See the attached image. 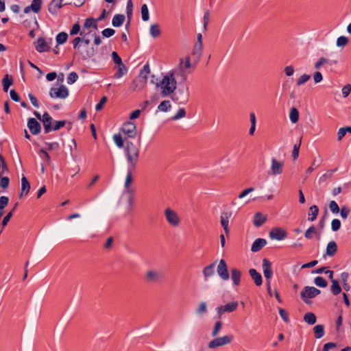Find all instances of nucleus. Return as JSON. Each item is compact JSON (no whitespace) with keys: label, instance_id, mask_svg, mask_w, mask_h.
Here are the masks:
<instances>
[{"label":"nucleus","instance_id":"64","mask_svg":"<svg viewBox=\"0 0 351 351\" xmlns=\"http://www.w3.org/2000/svg\"><path fill=\"white\" fill-rule=\"evenodd\" d=\"M9 183H10V179L8 177H3L1 179L0 185L3 189H7L9 186Z\"/></svg>","mask_w":351,"mask_h":351},{"label":"nucleus","instance_id":"22","mask_svg":"<svg viewBox=\"0 0 351 351\" xmlns=\"http://www.w3.org/2000/svg\"><path fill=\"white\" fill-rule=\"evenodd\" d=\"M30 184L28 180L25 176H23L21 178V189L19 197H22L24 195H26L28 194L30 190Z\"/></svg>","mask_w":351,"mask_h":351},{"label":"nucleus","instance_id":"27","mask_svg":"<svg viewBox=\"0 0 351 351\" xmlns=\"http://www.w3.org/2000/svg\"><path fill=\"white\" fill-rule=\"evenodd\" d=\"M241 276V271L237 268L231 269V278L233 284L238 286L240 284Z\"/></svg>","mask_w":351,"mask_h":351},{"label":"nucleus","instance_id":"61","mask_svg":"<svg viewBox=\"0 0 351 351\" xmlns=\"http://www.w3.org/2000/svg\"><path fill=\"white\" fill-rule=\"evenodd\" d=\"M112 60L114 61V62L115 64H117V65H120L121 64H123L122 60H121V58L119 57V56L118 55V53L115 51H113L112 53Z\"/></svg>","mask_w":351,"mask_h":351},{"label":"nucleus","instance_id":"12","mask_svg":"<svg viewBox=\"0 0 351 351\" xmlns=\"http://www.w3.org/2000/svg\"><path fill=\"white\" fill-rule=\"evenodd\" d=\"M217 271L219 276L223 280H228L230 278V275L228 271L226 263L223 259L220 260L217 268Z\"/></svg>","mask_w":351,"mask_h":351},{"label":"nucleus","instance_id":"31","mask_svg":"<svg viewBox=\"0 0 351 351\" xmlns=\"http://www.w3.org/2000/svg\"><path fill=\"white\" fill-rule=\"evenodd\" d=\"M319 213V208L316 205L311 206L309 208L308 217V220L310 221H313L316 219Z\"/></svg>","mask_w":351,"mask_h":351},{"label":"nucleus","instance_id":"51","mask_svg":"<svg viewBox=\"0 0 351 351\" xmlns=\"http://www.w3.org/2000/svg\"><path fill=\"white\" fill-rule=\"evenodd\" d=\"M317 233V230L315 226H311L308 228L304 233V237L308 239H311L313 238V234Z\"/></svg>","mask_w":351,"mask_h":351},{"label":"nucleus","instance_id":"37","mask_svg":"<svg viewBox=\"0 0 351 351\" xmlns=\"http://www.w3.org/2000/svg\"><path fill=\"white\" fill-rule=\"evenodd\" d=\"M337 171V168L334 169H330L326 171L324 174H323L319 179V183L325 182L326 180L330 179L332 177L333 173Z\"/></svg>","mask_w":351,"mask_h":351},{"label":"nucleus","instance_id":"58","mask_svg":"<svg viewBox=\"0 0 351 351\" xmlns=\"http://www.w3.org/2000/svg\"><path fill=\"white\" fill-rule=\"evenodd\" d=\"M115 33V30L112 28H106L101 32L104 37L110 38Z\"/></svg>","mask_w":351,"mask_h":351},{"label":"nucleus","instance_id":"53","mask_svg":"<svg viewBox=\"0 0 351 351\" xmlns=\"http://www.w3.org/2000/svg\"><path fill=\"white\" fill-rule=\"evenodd\" d=\"M78 78V75L75 72H71L69 74V76L67 77V83L69 84H72L75 83Z\"/></svg>","mask_w":351,"mask_h":351},{"label":"nucleus","instance_id":"1","mask_svg":"<svg viewBox=\"0 0 351 351\" xmlns=\"http://www.w3.org/2000/svg\"><path fill=\"white\" fill-rule=\"evenodd\" d=\"M183 59L180 60L178 68L174 69L163 76L162 79L156 84V87H160L161 95L165 97L173 93L177 87V82L174 75H180L184 82L186 79V74L182 72Z\"/></svg>","mask_w":351,"mask_h":351},{"label":"nucleus","instance_id":"11","mask_svg":"<svg viewBox=\"0 0 351 351\" xmlns=\"http://www.w3.org/2000/svg\"><path fill=\"white\" fill-rule=\"evenodd\" d=\"M283 166V161H278L276 158H272L271 168L267 172L268 175L276 176L282 173Z\"/></svg>","mask_w":351,"mask_h":351},{"label":"nucleus","instance_id":"14","mask_svg":"<svg viewBox=\"0 0 351 351\" xmlns=\"http://www.w3.org/2000/svg\"><path fill=\"white\" fill-rule=\"evenodd\" d=\"M145 278L149 282H155L162 280V274L157 271L149 269L145 274Z\"/></svg>","mask_w":351,"mask_h":351},{"label":"nucleus","instance_id":"28","mask_svg":"<svg viewBox=\"0 0 351 351\" xmlns=\"http://www.w3.org/2000/svg\"><path fill=\"white\" fill-rule=\"evenodd\" d=\"M125 19V17L123 14H117L112 19V25L115 27H121L123 24Z\"/></svg>","mask_w":351,"mask_h":351},{"label":"nucleus","instance_id":"34","mask_svg":"<svg viewBox=\"0 0 351 351\" xmlns=\"http://www.w3.org/2000/svg\"><path fill=\"white\" fill-rule=\"evenodd\" d=\"M313 331H314L315 337L317 339H320L324 335V327L323 325H321V324L316 325L313 328Z\"/></svg>","mask_w":351,"mask_h":351},{"label":"nucleus","instance_id":"13","mask_svg":"<svg viewBox=\"0 0 351 351\" xmlns=\"http://www.w3.org/2000/svg\"><path fill=\"white\" fill-rule=\"evenodd\" d=\"M76 54L78 55L83 60H87L95 55V49L93 47H81L77 50Z\"/></svg>","mask_w":351,"mask_h":351},{"label":"nucleus","instance_id":"55","mask_svg":"<svg viewBox=\"0 0 351 351\" xmlns=\"http://www.w3.org/2000/svg\"><path fill=\"white\" fill-rule=\"evenodd\" d=\"M221 326H222V324L220 321H217L215 322L213 330L212 332L213 337H215L219 334V332L221 328Z\"/></svg>","mask_w":351,"mask_h":351},{"label":"nucleus","instance_id":"54","mask_svg":"<svg viewBox=\"0 0 351 351\" xmlns=\"http://www.w3.org/2000/svg\"><path fill=\"white\" fill-rule=\"evenodd\" d=\"M301 144V140L298 144H295L292 152V157L293 160H296L299 156L300 147Z\"/></svg>","mask_w":351,"mask_h":351},{"label":"nucleus","instance_id":"63","mask_svg":"<svg viewBox=\"0 0 351 351\" xmlns=\"http://www.w3.org/2000/svg\"><path fill=\"white\" fill-rule=\"evenodd\" d=\"M66 124L65 121H56L54 123L53 127H52V130L56 131L59 130L60 128L64 126Z\"/></svg>","mask_w":351,"mask_h":351},{"label":"nucleus","instance_id":"33","mask_svg":"<svg viewBox=\"0 0 351 351\" xmlns=\"http://www.w3.org/2000/svg\"><path fill=\"white\" fill-rule=\"evenodd\" d=\"M149 33H150V35L153 38L158 37L161 34V31H160L159 25L158 24L152 25L150 26Z\"/></svg>","mask_w":351,"mask_h":351},{"label":"nucleus","instance_id":"57","mask_svg":"<svg viewBox=\"0 0 351 351\" xmlns=\"http://www.w3.org/2000/svg\"><path fill=\"white\" fill-rule=\"evenodd\" d=\"M329 208L332 213H338L340 210L339 207L335 201H331L330 202Z\"/></svg>","mask_w":351,"mask_h":351},{"label":"nucleus","instance_id":"38","mask_svg":"<svg viewBox=\"0 0 351 351\" xmlns=\"http://www.w3.org/2000/svg\"><path fill=\"white\" fill-rule=\"evenodd\" d=\"M134 170V169H131L130 167H128V173L125 181V188L128 192L130 191L129 186L132 182V171Z\"/></svg>","mask_w":351,"mask_h":351},{"label":"nucleus","instance_id":"36","mask_svg":"<svg viewBox=\"0 0 351 351\" xmlns=\"http://www.w3.org/2000/svg\"><path fill=\"white\" fill-rule=\"evenodd\" d=\"M3 89L5 92H8L9 87L12 84V79L9 78V75L6 74L2 80Z\"/></svg>","mask_w":351,"mask_h":351},{"label":"nucleus","instance_id":"9","mask_svg":"<svg viewBox=\"0 0 351 351\" xmlns=\"http://www.w3.org/2000/svg\"><path fill=\"white\" fill-rule=\"evenodd\" d=\"M147 80V75H142V73L139 76L134 79L131 84V89L133 91H138L142 90L146 85Z\"/></svg>","mask_w":351,"mask_h":351},{"label":"nucleus","instance_id":"24","mask_svg":"<svg viewBox=\"0 0 351 351\" xmlns=\"http://www.w3.org/2000/svg\"><path fill=\"white\" fill-rule=\"evenodd\" d=\"M64 0H52L49 5V12L53 14L62 7V3Z\"/></svg>","mask_w":351,"mask_h":351},{"label":"nucleus","instance_id":"19","mask_svg":"<svg viewBox=\"0 0 351 351\" xmlns=\"http://www.w3.org/2000/svg\"><path fill=\"white\" fill-rule=\"evenodd\" d=\"M35 48H36V51H38L40 53L45 52V51H49L50 49L49 43L43 37H40L38 38V40L36 43Z\"/></svg>","mask_w":351,"mask_h":351},{"label":"nucleus","instance_id":"59","mask_svg":"<svg viewBox=\"0 0 351 351\" xmlns=\"http://www.w3.org/2000/svg\"><path fill=\"white\" fill-rule=\"evenodd\" d=\"M342 95L344 98L347 97L351 93V85L346 84L345 85L341 90Z\"/></svg>","mask_w":351,"mask_h":351},{"label":"nucleus","instance_id":"16","mask_svg":"<svg viewBox=\"0 0 351 351\" xmlns=\"http://www.w3.org/2000/svg\"><path fill=\"white\" fill-rule=\"evenodd\" d=\"M27 127L34 135H37L40 132L41 125L34 118H29L28 119Z\"/></svg>","mask_w":351,"mask_h":351},{"label":"nucleus","instance_id":"8","mask_svg":"<svg viewBox=\"0 0 351 351\" xmlns=\"http://www.w3.org/2000/svg\"><path fill=\"white\" fill-rule=\"evenodd\" d=\"M232 339L233 337L232 335H225L222 337L215 338L209 342L208 348L215 349L219 346L228 344L232 341Z\"/></svg>","mask_w":351,"mask_h":351},{"label":"nucleus","instance_id":"10","mask_svg":"<svg viewBox=\"0 0 351 351\" xmlns=\"http://www.w3.org/2000/svg\"><path fill=\"white\" fill-rule=\"evenodd\" d=\"M121 130L129 138H134L137 134L136 126L131 121L125 123Z\"/></svg>","mask_w":351,"mask_h":351},{"label":"nucleus","instance_id":"7","mask_svg":"<svg viewBox=\"0 0 351 351\" xmlns=\"http://www.w3.org/2000/svg\"><path fill=\"white\" fill-rule=\"evenodd\" d=\"M49 96L51 98L65 99L69 96V90L64 85H61L59 88H51Z\"/></svg>","mask_w":351,"mask_h":351},{"label":"nucleus","instance_id":"39","mask_svg":"<svg viewBox=\"0 0 351 351\" xmlns=\"http://www.w3.org/2000/svg\"><path fill=\"white\" fill-rule=\"evenodd\" d=\"M304 320L307 324L313 325L316 322V316L313 313H307L304 316Z\"/></svg>","mask_w":351,"mask_h":351},{"label":"nucleus","instance_id":"5","mask_svg":"<svg viewBox=\"0 0 351 351\" xmlns=\"http://www.w3.org/2000/svg\"><path fill=\"white\" fill-rule=\"evenodd\" d=\"M238 302H231L225 305H221L215 308L218 318H221L224 313H232L238 307Z\"/></svg>","mask_w":351,"mask_h":351},{"label":"nucleus","instance_id":"56","mask_svg":"<svg viewBox=\"0 0 351 351\" xmlns=\"http://www.w3.org/2000/svg\"><path fill=\"white\" fill-rule=\"evenodd\" d=\"M341 228V221L338 219H335L331 222L332 230L336 232Z\"/></svg>","mask_w":351,"mask_h":351},{"label":"nucleus","instance_id":"44","mask_svg":"<svg viewBox=\"0 0 351 351\" xmlns=\"http://www.w3.org/2000/svg\"><path fill=\"white\" fill-rule=\"evenodd\" d=\"M68 38V35L65 32H60L59 33L56 38V42L59 45L64 44Z\"/></svg>","mask_w":351,"mask_h":351},{"label":"nucleus","instance_id":"20","mask_svg":"<svg viewBox=\"0 0 351 351\" xmlns=\"http://www.w3.org/2000/svg\"><path fill=\"white\" fill-rule=\"evenodd\" d=\"M42 117L41 121L44 125L45 133L47 134L52 130V118L48 112H45Z\"/></svg>","mask_w":351,"mask_h":351},{"label":"nucleus","instance_id":"47","mask_svg":"<svg viewBox=\"0 0 351 351\" xmlns=\"http://www.w3.org/2000/svg\"><path fill=\"white\" fill-rule=\"evenodd\" d=\"M348 43V38L344 36H339L337 39L336 45L339 47H344Z\"/></svg>","mask_w":351,"mask_h":351},{"label":"nucleus","instance_id":"60","mask_svg":"<svg viewBox=\"0 0 351 351\" xmlns=\"http://www.w3.org/2000/svg\"><path fill=\"white\" fill-rule=\"evenodd\" d=\"M340 211L341 217L343 219H346L350 214V210L346 206H342Z\"/></svg>","mask_w":351,"mask_h":351},{"label":"nucleus","instance_id":"2","mask_svg":"<svg viewBox=\"0 0 351 351\" xmlns=\"http://www.w3.org/2000/svg\"><path fill=\"white\" fill-rule=\"evenodd\" d=\"M124 153L128 167L135 169L139 158V149L132 142L125 141Z\"/></svg>","mask_w":351,"mask_h":351},{"label":"nucleus","instance_id":"35","mask_svg":"<svg viewBox=\"0 0 351 351\" xmlns=\"http://www.w3.org/2000/svg\"><path fill=\"white\" fill-rule=\"evenodd\" d=\"M289 118L293 123H296L299 120V112L295 108H291L289 112Z\"/></svg>","mask_w":351,"mask_h":351},{"label":"nucleus","instance_id":"17","mask_svg":"<svg viewBox=\"0 0 351 351\" xmlns=\"http://www.w3.org/2000/svg\"><path fill=\"white\" fill-rule=\"evenodd\" d=\"M269 237L272 239L282 240L287 237V232L285 230L280 228H274L269 232Z\"/></svg>","mask_w":351,"mask_h":351},{"label":"nucleus","instance_id":"62","mask_svg":"<svg viewBox=\"0 0 351 351\" xmlns=\"http://www.w3.org/2000/svg\"><path fill=\"white\" fill-rule=\"evenodd\" d=\"M9 202V199L6 196H1L0 197V210H3L7 206Z\"/></svg>","mask_w":351,"mask_h":351},{"label":"nucleus","instance_id":"25","mask_svg":"<svg viewBox=\"0 0 351 351\" xmlns=\"http://www.w3.org/2000/svg\"><path fill=\"white\" fill-rule=\"evenodd\" d=\"M249 274L256 286H261L263 283L262 276L255 269H250Z\"/></svg>","mask_w":351,"mask_h":351},{"label":"nucleus","instance_id":"46","mask_svg":"<svg viewBox=\"0 0 351 351\" xmlns=\"http://www.w3.org/2000/svg\"><path fill=\"white\" fill-rule=\"evenodd\" d=\"M311 78V75L308 74L302 75L297 80L296 85L300 86L307 82Z\"/></svg>","mask_w":351,"mask_h":351},{"label":"nucleus","instance_id":"23","mask_svg":"<svg viewBox=\"0 0 351 351\" xmlns=\"http://www.w3.org/2000/svg\"><path fill=\"white\" fill-rule=\"evenodd\" d=\"M267 221V215L261 213H256L254 216L253 223L256 227L263 226Z\"/></svg>","mask_w":351,"mask_h":351},{"label":"nucleus","instance_id":"29","mask_svg":"<svg viewBox=\"0 0 351 351\" xmlns=\"http://www.w3.org/2000/svg\"><path fill=\"white\" fill-rule=\"evenodd\" d=\"M337 251V243L335 241H330L326 246V254L328 256H333L336 254Z\"/></svg>","mask_w":351,"mask_h":351},{"label":"nucleus","instance_id":"45","mask_svg":"<svg viewBox=\"0 0 351 351\" xmlns=\"http://www.w3.org/2000/svg\"><path fill=\"white\" fill-rule=\"evenodd\" d=\"M314 283L319 287H326L328 285L327 281L321 276H317L314 279Z\"/></svg>","mask_w":351,"mask_h":351},{"label":"nucleus","instance_id":"42","mask_svg":"<svg viewBox=\"0 0 351 351\" xmlns=\"http://www.w3.org/2000/svg\"><path fill=\"white\" fill-rule=\"evenodd\" d=\"M141 16L143 21H147L149 19V10L147 5L146 4H143L141 6Z\"/></svg>","mask_w":351,"mask_h":351},{"label":"nucleus","instance_id":"50","mask_svg":"<svg viewBox=\"0 0 351 351\" xmlns=\"http://www.w3.org/2000/svg\"><path fill=\"white\" fill-rule=\"evenodd\" d=\"M186 116V111L184 108H180L177 112L171 117V119L173 121L178 120L182 119Z\"/></svg>","mask_w":351,"mask_h":351},{"label":"nucleus","instance_id":"49","mask_svg":"<svg viewBox=\"0 0 351 351\" xmlns=\"http://www.w3.org/2000/svg\"><path fill=\"white\" fill-rule=\"evenodd\" d=\"M202 45L199 44H195L193 50V55L196 56L197 59H199L202 55Z\"/></svg>","mask_w":351,"mask_h":351},{"label":"nucleus","instance_id":"4","mask_svg":"<svg viewBox=\"0 0 351 351\" xmlns=\"http://www.w3.org/2000/svg\"><path fill=\"white\" fill-rule=\"evenodd\" d=\"M321 293L320 290L314 287L306 286L301 292V298L307 304L311 303L309 299L314 298Z\"/></svg>","mask_w":351,"mask_h":351},{"label":"nucleus","instance_id":"6","mask_svg":"<svg viewBox=\"0 0 351 351\" xmlns=\"http://www.w3.org/2000/svg\"><path fill=\"white\" fill-rule=\"evenodd\" d=\"M167 222L172 226L177 227L180 223V218L176 211L168 208L164 212Z\"/></svg>","mask_w":351,"mask_h":351},{"label":"nucleus","instance_id":"26","mask_svg":"<svg viewBox=\"0 0 351 351\" xmlns=\"http://www.w3.org/2000/svg\"><path fill=\"white\" fill-rule=\"evenodd\" d=\"M215 263H213L204 268L202 273L204 280H207L208 278L213 276L215 274Z\"/></svg>","mask_w":351,"mask_h":351},{"label":"nucleus","instance_id":"21","mask_svg":"<svg viewBox=\"0 0 351 351\" xmlns=\"http://www.w3.org/2000/svg\"><path fill=\"white\" fill-rule=\"evenodd\" d=\"M267 244V241L265 239H256L252 243L251 251L257 252L260 251Z\"/></svg>","mask_w":351,"mask_h":351},{"label":"nucleus","instance_id":"15","mask_svg":"<svg viewBox=\"0 0 351 351\" xmlns=\"http://www.w3.org/2000/svg\"><path fill=\"white\" fill-rule=\"evenodd\" d=\"M231 216H232L231 212H223L221 214L220 223H221V225L223 227V230L226 235H228L229 232H230L228 224H229V219L231 217Z\"/></svg>","mask_w":351,"mask_h":351},{"label":"nucleus","instance_id":"3","mask_svg":"<svg viewBox=\"0 0 351 351\" xmlns=\"http://www.w3.org/2000/svg\"><path fill=\"white\" fill-rule=\"evenodd\" d=\"M327 267H323L318 268L316 270L312 271V273L322 274L326 273L328 274L329 278L331 280L332 286L330 287L331 292L333 295H337L341 292V288L339 285V282L337 280L333 279V271L331 270H326Z\"/></svg>","mask_w":351,"mask_h":351},{"label":"nucleus","instance_id":"48","mask_svg":"<svg viewBox=\"0 0 351 351\" xmlns=\"http://www.w3.org/2000/svg\"><path fill=\"white\" fill-rule=\"evenodd\" d=\"M132 11H133V3H132V0H128L127 2V5H126V13H127V16H128L129 21H130L131 17L132 16ZM129 23H130V21H128V24Z\"/></svg>","mask_w":351,"mask_h":351},{"label":"nucleus","instance_id":"41","mask_svg":"<svg viewBox=\"0 0 351 351\" xmlns=\"http://www.w3.org/2000/svg\"><path fill=\"white\" fill-rule=\"evenodd\" d=\"M171 107V103L168 100L162 101L158 106V109L162 112H167Z\"/></svg>","mask_w":351,"mask_h":351},{"label":"nucleus","instance_id":"52","mask_svg":"<svg viewBox=\"0 0 351 351\" xmlns=\"http://www.w3.org/2000/svg\"><path fill=\"white\" fill-rule=\"evenodd\" d=\"M328 62L329 60L327 58L322 57L315 62L314 66L316 69H319L322 67V66L326 64H328Z\"/></svg>","mask_w":351,"mask_h":351},{"label":"nucleus","instance_id":"43","mask_svg":"<svg viewBox=\"0 0 351 351\" xmlns=\"http://www.w3.org/2000/svg\"><path fill=\"white\" fill-rule=\"evenodd\" d=\"M127 73V68L124 64L118 65V71L115 73L114 77L120 78Z\"/></svg>","mask_w":351,"mask_h":351},{"label":"nucleus","instance_id":"40","mask_svg":"<svg viewBox=\"0 0 351 351\" xmlns=\"http://www.w3.org/2000/svg\"><path fill=\"white\" fill-rule=\"evenodd\" d=\"M42 0H33L30 5V8L34 12L38 13L40 10Z\"/></svg>","mask_w":351,"mask_h":351},{"label":"nucleus","instance_id":"30","mask_svg":"<svg viewBox=\"0 0 351 351\" xmlns=\"http://www.w3.org/2000/svg\"><path fill=\"white\" fill-rule=\"evenodd\" d=\"M195 314L198 316L205 315L208 311L207 304L206 302H201L195 308Z\"/></svg>","mask_w":351,"mask_h":351},{"label":"nucleus","instance_id":"32","mask_svg":"<svg viewBox=\"0 0 351 351\" xmlns=\"http://www.w3.org/2000/svg\"><path fill=\"white\" fill-rule=\"evenodd\" d=\"M113 140L116 145L119 148H123L125 146V141L126 139H123L122 136L119 134H115L113 135Z\"/></svg>","mask_w":351,"mask_h":351},{"label":"nucleus","instance_id":"18","mask_svg":"<svg viewBox=\"0 0 351 351\" xmlns=\"http://www.w3.org/2000/svg\"><path fill=\"white\" fill-rule=\"evenodd\" d=\"M263 270L264 276L267 280V281H270L271 278L273 275V271L271 269V263L270 261L267 259L264 258L263 260Z\"/></svg>","mask_w":351,"mask_h":351}]
</instances>
